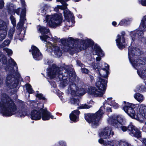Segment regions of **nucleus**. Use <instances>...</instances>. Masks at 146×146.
<instances>
[{"mask_svg": "<svg viewBox=\"0 0 146 146\" xmlns=\"http://www.w3.org/2000/svg\"><path fill=\"white\" fill-rule=\"evenodd\" d=\"M92 65L94 69L98 70L99 75L95 83L98 90L94 87L90 86L89 88L88 93L95 96L101 97L106 90L109 72L106 69L102 68V65L100 63L98 65L92 63Z\"/></svg>", "mask_w": 146, "mask_h": 146, "instance_id": "obj_1", "label": "nucleus"}, {"mask_svg": "<svg viewBox=\"0 0 146 146\" xmlns=\"http://www.w3.org/2000/svg\"><path fill=\"white\" fill-rule=\"evenodd\" d=\"M0 112L4 116L16 114L18 117H24L27 114V110L24 108L17 109L9 96L5 94L0 98Z\"/></svg>", "mask_w": 146, "mask_h": 146, "instance_id": "obj_2", "label": "nucleus"}, {"mask_svg": "<svg viewBox=\"0 0 146 146\" xmlns=\"http://www.w3.org/2000/svg\"><path fill=\"white\" fill-rule=\"evenodd\" d=\"M2 62L8 73L6 80L7 86L10 88L16 87L19 83L17 78L19 76L17 65L13 59L11 58L7 62L5 56L3 57Z\"/></svg>", "mask_w": 146, "mask_h": 146, "instance_id": "obj_3", "label": "nucleus"}, {"mask_svg": "<svg viewBox=\"0 0 146 146\" xmlns=\"http://www.w3.org/2000/svg\"><path fill=\"white\" fill-rule=\"evenodd\" d=\"M123 109L130 117L139 121H142V119L146 118V107L141 105L138 108L137 105L124 102Z\"/></svg>", "mask_w": 146, "mask_h": 146, "instance_id": "obj_4", "label": "nucleus"}, {"mask_svg": "<svg viewBox=\"0 0 146 146\" xmlns=\"http://www.w3.org/2000/svg\"><path fill=\"white\" fill-rule=\"evenodd\" d=\"M106 107V110L108 112H111V108L110 106H101L99 110L95 114L88 113L85 116V119L93 128L96 127L100 123V121L102 115L104 113V110L105 107Z\"/></svg>", "mask_w": 146, "mask_h": 146, "instance_id": "obj_5", "label": "nucleus"}, {"mask_svg": "<svg viewBox=\"0 0 146 146\" xmlns=\"http://www.w3.org/2000/svg\"><path fill=\"white\" fill-rule=\"evenodd\" d=\"M47 75L50 78H53L56 76L58 77L61 82V84L64 86H65L67 84L68 81L66 80L65 74H62V72L59 70V68L54 64L50 65V67L48 68L47 71Z\"/></svg>", "mask_w": 146, "mask_h": 146, "instance_id": "obj_6", "label": "nucleus"}, {"mask_svg": "<svg viewBox=\"0 0 146 146\" xmlns=\"http://www.w3.org/2000/svg\"><path fill=\"white\" fill-rule=\"evenodd\" d=\"M45 20L44 21L47 22L49 27L55 28L60 25L62 22V14L60 13L54 14L52 15H46Z\"/></svg>", "mask_w": 146, "mask_h": 146, "instance_id": "obj_7", "label": "nucleus"}, {"mask_svg": "<svg viewBox=\"0 0 146 146\" xmlns=\"http://www.w3.org/2000/svg\"><path fill=\"white\" fill-rule=\"evenodd\" d=\"M113 132L112 131L111 128V127L108 126L105 127L102 131L99 133V135L101 138L104 139H108L109 138L111 135H114ZM99 142L101 144H104V146H113V141H107L106 142H104V140L100 138L98 140Z\"/></svg>", "mask_w": 146, "mask_h": 146, "instance_id": "obj_8", "label": "nucleus"}, {"mask_svg": "<svg viewBox=\"0 0 146 146\" xmlns=\"http://www.w3.org/2000/svg\"><path fill=\"white\" fill-rule=\"evenodd\" d=\"M113 126L118 128L121 129L124 132L128 129L130 131L129 133L132 136L137 138L140 137L141 136L140 132L131 124H130L128 127L123 125L122 123L121 124H117L116 123H113Z\"/></svg>", "mask_w": 146, "mask_h": 146, "instance_id": "obj_9", "label": "nucleus"}, {"mask_svg": "<svg viewBox=\"0 0 146 146\" xmlns=\"http://www.w3.org/2000/svg\"><path fill=\"white\" fill-rule=\"evenodd\" d=\"M68 91L70 92L72 95H83L86 92V90L84 89V88H80L78 90V88L75 84H72L70 85L68 89Z\"/></svg>", "mask_w": 146, "mask_h": 146, "instance_id": "obj_10", "label": "nucleus"}, {"mask_svg": "<svg viewBox=\"0 0 146 146\" xmlns=\"http://www.w3.org/2000/svg\"><path fill=\"white\" fill-rule=\"evenodd\" d=\"M146 29V16H144L141 20L139 30L136 31V33L139 38H142L143 36V31Z\"/></svg>", "mask_w": 146, "mask_h": 146, "instance_id": "obj_11", "label": "nucleus"}, {"mask_svg": "<svg viewBox=\"0 0 146 146\" xmlns=\"http://www.w3.org/2000/svg\"><path fill=\"white\" fill-rule=\"evenodd\" d=\"M123 117L122 116L114 115L108 118V121L109 123L113 126V123H116L117 124H121L124 121Z\"/></svg>", "mask_w": 146, "mask_h": 146, "instance_id": "obj_12", "label": "nucleus"}, {"mask_svg": "<svg viewBox=\"0 0 146 146\" xmlns=\"http://www.w3.org/2000/svg\"><path fill=\"white\" fill-rule=\"evenodd\" d=\"M64 15L65 19L67 20V25L69 27H72L75 23L72 14L70 11L66 10L64 11Z\"/></svg>", "mask_w": 146, "mask_h": 146, "instance_id": "obj_13", "label": "nucleus"}, {"mask_svg": "<svg viewBox=\"0 0 146 146\" xmlns=\"http://www.w3.org/2000/svg\"><path fill=\"white\" fill-rule=\"evenodd\" d=\"M21 11L20 15V21L18 23L17 27L19 26V27H22L24 24V21L25 20V16L26 9L25 7L22 9L20 8H18L15 11V12L18 15H20V11Z\"/></svg>", "mask_w": 146, "mask_h": 146, "instance_id": "obj_14", "label": "nucleus"}, {"mask_svg": "<svg viewBox=\"0 0 146 146\" xmlns=\"http://www.w3.org/2000/svg\"><path fill=\"white\" fill-rule=\"evenodd\" d=\"M47 47L51 49L57 57H59L61 56L62 54V51L60 50L59 48L56 46V44H53L51 42H48L46 43Z\"/></svg>", "mask_w": 146, "mask_h": 146, "instance_id": "obj_15", "label": "nucleus"}, {"mask_svg": "<svg viewBox=\"0 0 146 146\" xmlns=\"http://www.w3.org/2000/svg\"><path fill=\"white\" fill-rule=\"evenodd\" d=\"M7 29L6 23L2 21H0V40L4 39L7 35Z\"/></svg>", "mask_w": 146, "mask_h": 146, "instance_id": "obj_16", "label": "nucleus"}, {"mask_svg": "<svg viewBox=\"0 0 146 146\" xmlns=\"http://www.w3.org/2000/svg\"><path fill=\"white\" fill-rule=\"evenodd\" d=\"M67 47H68L67 50L68 51L69 50H72L75 52H78L80 51L83 50L85 48L84 47V46L83 44H78L75 43L72 46H64V48H66Z\"/></svg>", "mask_w": 146, "mask_h": 146, "instance_id": "obj_17", "label": "nucleus"}, {"mask_svg": "<svg viewBox=\"0 0 146 146\" xmlns=\"http://www.w3.org/2000/svg\"><path fill=\"white\" fill-rule=\"evenodd\" d=\"M115 41L117 45L120 49L124 48L127 45L124 37L123 36H120L119 35H117Z\"/></svg>", "mask_w": 146, "mask_h": 146, "instance_id": "obj_18", "label": "nucleus"}, {"mask_svg": "<svg viewBox=\"0 0 146 146\" xmlns=\"http://www.w3.org/2000/svg\"><path fill=\"white\" fill-rule=\"evenodd\" d=\"M32 54L34 58L36 60H39L42 58V55L38 49L35 46H32L31 48Z\"/></svg>", "mask_w": 146, "mask_h": 146, "instance_id": "obj_19", "label": "nucleus"}, {"mask_svg": "<svg viewBox=\"0 0 146 146\" xmlns=\"http://www.w3.org/2000/svg\"><path fill=\"white\" fill-rule=\"evenodd\" d=\"M93 53L98 56L96 57V61H100L101 60V57H103L104 56V54L101 49L97 45L94 46Z\"/></svg>", "mask_w": 146, "mask_h": 146, "instance_id": "obj_20", "label": "nucleus"}, {"mask_svg": "<svg viewBox=\"0 0 146 146\" xmlns=\"http://www.w3.org/2000/svg\"><path fill=\"white\" fill-rule=\"evenodd\" d=\"M41 114L42 115V119L43 120H48L50 118L54 119V116L51 113L47 110L40 109Z\"/></svg>", "mask_w": 146, "mask_h": 146, "instance_id": "obj_21", "label": "nucleus"}, {"mask_svg": "<svg viewBox=\"0 0 146 146\" xmlns=\"http://www.w3.org/2000/svg\"><path fill=\"white\" fill-rule=\"evenodd\" d=\"M30 117L33 120H38L40 119L41 118L40 109L39 111L36 110L32 111L30 114Z\"/></svg>", "mask_w": 146, "mask_h": 146, "instance_id": "obj_22", "label": "nucleus"}, {"mask_svg": "<svg viewBox=\"0 0 146 146\" xmlns=\"http://www.w3.org/2000/svg\"><path fill=\"white\" fill-rule=\"evenodd\" d=\"M80 114V112L78 110H76L73 111L70 114V120L74 122H76L78 120V117Z\"/></svg>", "mask_w": 146, "mask_h": 146, "instance_id": "obj_23", "label": "nucleus"}, {"mask_svg": "<svg viewBox=\"0 0 146 146\" xmlns=\"http://www.w3.org/2000/svg\"><path fill=\"white\" fill-rule=\"evenodd\" d=\"M106 101L107 103V104L110 106H113L115 109H116L118 107V105L117 103L114 102V100H112V98L111 97L107 99Z\"/></svg>", "mask_w": 146, "mask_h": 146, "instance_id": "obj_24", "label": "nucleus"}, {"mask_svg": "<svg viewBox=\"0 0 146 146\" xmlns=\"http://www.w3.org/2000/svg\"><path fill=\"white\" fill-rule=\"evenodd\" d=\"M38 30L39 31L41 34H47L49 33V30L46 27L38 25L37 27Z\"/></svg>", "mask_w": 146, "mask_h": 146, "instance_id": "obj_25", "label": "nucleus"}, {"mask_svg": "<svg viewBox=\"0 0 146 146\" xmlns=\"http://www.w3.org/2000/svg\"><path fill=\"white\" fill-rule=\"evenodd\" d=\"M135 98L139 102H142L144 100L143 96L139 93H137L134 95Z\"/></svg>", "mask_w": 146, "mask_h": 146, "instance_id": "obj_26", "label": "nucleus"}, {"mask_svg": "<svg viewBox=\"0 0 146 146\" xmlns=\"http://www.w3.org/2000/svg\"><path fill=\"white\" fill-rule=\"evenodd\" d=\"M131 20V19H123L119 22V24L121 26L127 25L129 24L130 21Z\"/></svg>", "mask_w": 146, "mask_h": 146, "instance_id": "obj_27", "label": "nucleus"}, {"mask_svg": "<svg viewBox=\"0 0 146 146\" xmlns=\"http://www.w3.org/2000/svg\"><path fill=\"white\" fill-rule=\"evenodd\" d=\"M26 89L29 94H31L33 92V90L31 88V86L29 84H27L26 85Z\"/></svg>", "mask_w": 146, "mask_h": 146, "instance_id": "obj_28", "label": "nucleus"}, {"mask_svg": "<svg viewBox=\"0 0 146 146\" xmlns=\"http://www.w3.org/2000/svg\"><path fill=\"white\" fill-rule=\"evenodd\" d=\"M70 102L72 104L78 105V104L79 101L78 100L73 98L70 99Z\"/></svg>", "mask_w": 146, "mask_h": 146, "instance_id": "obj_29", "label": "nucleus"}, {"mask_svg": "<svg viewBox=\"0 0 146 146\" xmlns=\"http://www.w3.org/2000/svg\"><path fill=\"white\" fill-rule=\"evenodd\" d=\"M36 96L40 100H45V98L43 96L42 94L40 93H39L38 91H36Z\"/></svg>", "mask_w": 146, "mask_h": 146, "instance_id": "obj_30", "label": "nucleus"}, {"mask_svg": "<svg viewBox=\"0 0 146 146\" xmlns=\"http://www.w3.org/2000/svg\"><path fill=\"white\" fill-rule=\"evenodd\" d=\"M10 42V41L9 40H5L4 42L1 44V47H4L8 45Z\"/></svg>", "mask_w": 146, "mask_h": 146, "instance_id": "obj_31", "label": "nucleus"}, {"mask_svg": "<svg viewBox=\"0 0 146 146\" xmlns=\"http://www.w3.org/2000/svg\"><path fill=\"white\" fill-rule=\"evenodd\" d=\"M15 27H13L10 30L8 33V35L10 38H11L13 36V34L15 31Z\"/></svg>", "mask_w": 146, "mask_h": 146, "instance_id": "obj_32", "label": "nucleus"}, {"mask_svg": "<svg viewBox=\"0 0 146 146\" xmlns=\"http://www.w3.org/2000/svg\"><path fill=\"white\" fill-rule=\"evenodd\" d=\"M3 50L7 53L9 55H11L13 53V51L11 50L8 48H7L3 49Z\"/></svg>", "mask_w": 146, "mask_h": 146, "instance_id": "obj_33", "label": "nucleus"}, {"mask_svg": "<svg viewBox=\"0 0 146 146\" xmlns=\"http://www.w3.org/2000/svg\"><path fill=\"white\" fill-rule=\"evenodd\" d=\"M119 146H129V144L127 142L121 141L119 143Z\"/></svg>", "mask_w": 146, "mask_h": 146, "instance_id": "obj_34", "label": "nucleus"}, {"mask_svg": "<svg viewBox=\"0 0 146 146\" xmlns=\"http://www.w3.org/2000/svg\"><path fill=\"white\" fill-rule=\"evenodd\" d=\"M11 23L13 25V27H15L16 25V20L14 18L13 16H11L10 17Z\"/></svg>", "mask_w": 146, "mask_h": 146, "instance_id": "obj_35", "label": "nucleus"}, {"mask_svg": "<svg viewBox=\"0 0 146 146\" xmlns=\"http://www.w3.org/2000/svg\"><path fill=\"white\" fill-rule=\"evenodd\" d=\"M91 106H88L86 104L81 105L78 108L80 109H88L90 108Z\"/></svg>", "mask_w": 146, "mask_h": 146, "instance_id": "obj_36", "label": "nucleus"}, {"mask_svg": "<svg viewBox=\"0 0 146 146\" xmlns=\"http://www.w3.org/2000/svg\"><path fill=\"white\" fill-rule=\"evenodd\" d=\"M40 39L42 41L46 42V40L49 37L45 35H43L42 36H40Z\"/></svg>", "mask_w": 146, "mask_h": 146, "instance_id": "obj_37", "label": "nucleus"}, {"mask_svg": "<svg viewBox=\"0 0 146 146\" xmlns=\"http://www.w3.org/2000/svg\"><path fill=\"white\" fill-rule=\"evenodd\" d=\"M137 90H136V91H143L145 90V88L144 86H138L137 87Z\"/></svg>", "mask_w": 146, "mask_h": 146, "instance_id": "obj_38", "label": "nucleus"}, {"mask_svg": "<svg viewBox=\"0 0 146 146\" xmlns=\"http://www.w3.org/2000/svg\"><path fill=\"white\" fill-rule=\"evenodd\" d=\"M135 33L136 32L135 31H132L130 32V36L131 37L132 39L133 40H134L135 39Z\"/></svg>", "mask_w": 146, "mask_h": 146, "instance_id": "obj_39", "label": "nucleus"}, {"mask_svg": "<svg viewBox=\"0 0 146 146\" xmlns=\"http://www.w3.org/2000/svg\"><path fill=\"white\" fill-rule=\"evenodd\" d=\"M81 71L83 73L88 74L89 72V71L86 68H81Z\"/></svg>", "mask_w": 146, "mask_h": 146, "instance_id": "obj_40", "label": "nucleus"}, {"mask_svg": "<svg viewBox=\"0 0 146 146\" xmlns=\"http://www.w3.org/2000/svg\"><path fill=\"white\" fill-rule=\"evenodd\" d=\"M139 3L143 6H146V0H141L139 1Z\"/></svg>", "mask_w": 146, "mask_h": 146, "instance_id": "obj_41", "label": "nucleus"}, {"mask_svg": "<svg viewBox=\"0 0 146 146\" xmlns=\"http://www.w3.org/2000/svg\"><path fill=\"white\" fill-rule=\"evenodd\" d=\"M138 37L142 42H143L145 44H146V38H144L143 36L142 38H141L139 37L138 36Z\"/></svg>", "mask_w": 146, "mask_h": 146, "instance_id": "obj_42", "label": "nucleus"}, {"mask_svg": "<svg viewBox=\"0 0 146 146\" xmlns=\"http://www.w3.org/2000/svg\"><path fill=\"white\" fill-rule=\"evenodd\" d=\"M4 5L3 0H0V9L2 8Z\"/></svg>", "mask_w": 146, "mask_h": 146, "instance_id": "obj_43", "label": "nucleus"}, {"mask_svg": "<svg viewBox=\"0 0 146 146\" xmlns=\"http://www.w3.org/2000/svg\"><path fill=\"white\" fill-rule=\"evenodd\" d=\"M59 39H58L56 37H55V38H53L52 39V40H53V42L55 43H58L59 41Z\"/></svg>", "mask_w": 146, "mask_h": 146, "instance_id": "obj_44", "label": "nucleus"}, {"mask_svg": "<svg viewBox=\"0 0 146 146\" xmlns=\"http://www.w3.org/2000/svg\"><path fill=\"white\" fill-rule=\"evenodd\" d=\"M68 41L70 42L71 43H73L74 42V39L72 37H70L68 38L67 39Z\"/></svg>", "mask_w": 146, "mask_h": 146, "instance_id": "obj_45", "label": "nucleus"}, {"mask_svg": "<svg viewBox=\"0 0 146 146\" xmlns=\"http://www.w3.org/2000/svg\"><path fill=\"white\" fill-rule=\"evenodd\" d=\"M59 143L60 145H63L64 146H65L66 145V143L63 141H61L59 142Z\"/></svg>", "mask_w": 146, "mask_h": 146, "instance_id": "obj_46", "label": "nucleus"}, {"mask_svg": "<svg viewBox=\"0 0 146 146\" xmlns=\"http://www.w3.org/2000/svg\"><path fill=\"white\" fill-rule=\"evenodd\" d=\"M41 9V13H42V15L43 16H44L46 14V10L44 11V10H43L44 9L43 8H42Z\"/></svg>", "mask_w": 146, "mask_h": 146, "instance_id": "obj_47", "label": "nucleus"}, {"mask_svg": "<svg viewBox=\"0 0 146 146\" xmlns=\"http://www.w3.org/2000/svg\"><path fill=\"white\" fill-rule=\"evenodd\" d=\"M77 64L79 66H80V67H82L83 65V64L81 62L78 60L77 61H76Z\"/></svg>", "mask_w": 146, "mask_h": 146, "instance_id": "obj_48", "label": "nucleus"}, {"mask_svg": "<svg viewBox=\"0 0 146 146\" xmlns=\"http://www.w3.org/2000/svg\"><path fill=\"white\" fill-rule=\"evenodd\" d=\"M7 6L8 7V12H9V13H10V14H12V13H11L10 12V11H11V10L12 9V7L11 6L10 7V5L8 6V5H7Z\"/></svg>", "mask_w": 146, "mask_h": 146, "instance_id": "obj_49", "label": "nucleus"}, {"mask_svg": "<svg viewBox=\"0 0 146 146\" xmlns=\"http://www.w3.org/2000/svg\"><path fill=\"white\" fill-rule=\"evenodd\" d=\"M104 66L105 67V68H104L105 69H106L107 70H108L109 68V67L108 65L107 64H104Z\"/></svg>", "mask_w": 146, "mask_h": 146, "instance_id": "obj_50", "label": "nucleus"}, {"mask_svg": "<svg viewBox=\"0 0 146 146\" xmlns=\"http://www.w3.org/2000/svg\"><path fill=\"white\" fill-rule=\"evenodd\" d=\"M61 42L62 44H64V43L66 42V40L65 39H62L61 40Z\"/></svg>", "mask_w": 146, "mask_h": 146, "instance_id": "obj_51", "label": "nucleus"}, {"mask_svg": "<svg viewBox=\"0 0 146 146\" xmlns=\"http://www.w3.org/2000/svg\"><path fill=\"white\" fill-rule=\"evenodd\" d=\"M22 35H23V37L24 38V35L23 34L22 35L21 34H20L19 35V37H18L19 38V39L20 40H21V39H22V40L23 39V38H21V36H22Z\"/></svg>", "mask_w": 146, "mask_h": 146, "instance_id": "obj_52", "label": "nucleus"}, {"mask_svg": "<svg viewBox=\"0 0 146 146\" xmlns=\"http://www.w3.org/2000/svg\"><path fill=\"white\" fill-rule=\"evenodd\" d=\"M142 141L145 144V146H146V139L145 138L143 139L142 140Z\"/></svg>", "mask_w": 146, "mask_h": 146, "instance_id": "obj_53", "label": "nucleus"}, {"mask_svg": "<svg viewBox=\"0 0 146 146\" xmlns=\"http://www.w3.org/2000/svg\"><path fill=\"white\" fill-rule=\"evenodd\" d=\"M121 35H120V36H123L124 37V36L125 35V33L124 31L122 32L121 33Z\"/></svg>", "mask_w": 146, "mask_h": 146, "instance_id": "obj_54", "label": "nucleus"}, {"mask_svg": "<svg viewBox=\"0 0 146 146\" xmlns=\"http://www.w3.org/2000/svg\"><path fill=\"white\" fill-rule=\"evenodd\" d=\"M90 77L91 80L93 81L94 80V77L92 76H90Z\"/></svg>", "mask_w": 146, "mask_h": 146, "instance_id": "obj_55", "label": "nucleus"}, {"mask_svg": "<svg viewBox=\"0 0 146 146\" xmlns=\"http://www.w3.org/2000/svg\"><path fill=\"white\" fill-rule=\"evenodd\" d=\"M112 24L113 25L115 26L116 25L117 23L116 22L113 21L112 22Z\"/></svg>", "mask_w": 146, "mask_h": 146, "instance_id": "obj_56", "label": "nucleus"}, {"mask_svg": "<svg viewBox=\"0 0 146 146\" xmlns=\"http://www.w3.org/2000/svg\"><path fill=\"white\" fill-rule=\"evenodd\" d=\"M89 42H90V44H94L93 42L91 40H90L89 41Z\"/></svg>", "mask_w": 146, "mask_h": 146, "instance_id": "obj_57", "label": "nucleus"}, {"mask_svg": "<svg viewBox=\"0 0 146 146\" xmlns=\"http://www.w3.org/2000/svg\"><path fill=\"white\" fill-rule=\"evenodd\" d=\"M67 72H68V73H67V74H66V76H68V70H67Z\"/></svg>", "mask_w": 146, "mask_h": 146, "instance_id": "obj_58", "label": "nucleus"}, {"mask_svg": "<svg viewBox=\"0 0 146 146\" xmlns=\"http://www.w3.org/2000/svg\"><path fill=\"white\" fill-rule=\"evenodd\" d=\"M49 61H47V63L48 64H49Z\"/></svg>", "mask_w": 146, "mask_h": 146, "instance_id": "obj_59", "label": "nucleus"}, {"mask_svg": "<svg viewBox=\"0 0 146 146\" xmlns=\"http://www.w3.org/2000/svg\"><path fill=\"white\" fill-rule=\"evenodd\" d=\"M53 87H55V86H56V85H55V84L54 85H53Z\"/></svg>", "mask_w": 146, "mask_h": 146, "instance_id": "obj_60", "label": "nucleus"}, {"mask_svg": "<svg viewBox=\"0 0 146 146\" xmlns=\"http://www.w3.org/2000/svg\"><path fill=\"white\" fill-rule=\"evenodd\" d=\"M44 7L46 8V7H47V5H44Z\"/></svg>", "mask_w": 146, "mask_h": 146, "instance_id": "obj_61", "label": "nucleus"}, {"mask_svg": "<svg viewBox=\"0 0 146 146\" xmlns=\"http://www.w3.org/2000/svg\"><path fill=\"white\" fill-rule=\"evenodd\" d=\"M145 125H146V127H146V122H145Z\"/></svg>", "mask_w": 146, "mask_h": 146, "instance_id": "obj_62", "label": "nucleus"}, {"mask_svg": "<svg viewBox=\"0 0 146 146\" xmlns=\"http://www.w3.org/2000/svg\"><path fill=\"white\" fill-rule=\"evenodd\" d=\"M38 108H39V107L38 106Z\"/></svg>", "mask_w": 146, "mask_h": 146, "instance_id": "obj_63", "label": "nucleus"}]
</instances>
